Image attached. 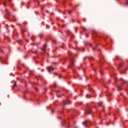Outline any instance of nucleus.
I'll return each instance as SVG.
<instances>
[{"label": "nucleus", "instance_id": "obj_1", "mask_svg": "<svg viewBox=\"0 0 128 128\" xmlns=\"http://www.w3.org/2000/svg\"><path fill=\"white\" fill-rule=\"evenodd\" d=\"M72 102L69 100H63V106H66V104H70Z\"/></svg>", "mask_w": 128, "mask_h": 128}, {"label": "nucleus", "instance_id": "obj_2", "mask_svg": "<svg viewBox=\"0 0 128 128\" xmlns=\"http://www.w3.org/2000/svg\"><path fill=\"white\" fill-rule=\"evenodd\" d=\"M71 66L72 68H74V57L72 56V58H71Z\"/></svg>", "mask_w": 128, "mask_h": 128}, {"label": "nucleus", "instance_id": "obj_3", "mask_svg": "<svg viewBox=\"0 0 128 128\" xmlns=\"http://www.w3.org/2000/svg\"><path fill=\"white\" fill-rule=\"evenodd\" d=\"M46 70L48 72H49V74H50V71L54 70V68H51L50 66L46 67Z\"/></svg>", "mask_w": 128, "mask_h": 128}, {"label": "nucleus", "instance_id": "obj_4", "mask_svg": "<svg viewBox=\"0 0 128 128\" xmlns=\"http://www.w3.org/2000/svg\"><path fill=\"white\" fill-rule=\"evenodd\" d=\"M91 110L92 109L90 108V107H88L86 109V114H90Z\"/></svg>", "mask_w": 128, "mask_h": 128}, {"label": "nucleus", "instance_id": "obj_5", "mask_svg": "<svg viewBox=\"0 0 128 128\" xmlns=\"http://www.w3.org/2000/svg\"><path fill=\"white\" fill-rule=\"evenodd\" d=\"M82 124L84 126H88V120H86L82 122Z\"/></svg>", "mask_w": 128, "mask_h": 128}, {"label": "nucleus", "instance_id": "obj_6", "mask_svg": "<svg viewBox=\"0 0 128 128\" xmlns=\"http://www.w3.org/2000/svg\"><path fill=\"white\" fill-rule=\"evenodd\" d=\"M46 45H44V48H42V52H44V54H46Z\"/></svg>", "mask_w": 128, "mask_h": 128}, {"label": "nucleus", "instance_id": "obj_7", "mask_svg": "<svg viewBox=\"0 0 128 128\" xmlns=\"http://www.w3.org/2000/svg\"><path fill=\"white\" fill-rule=\"evenodd\" d=\"M98 106H100L102 108H104V104L102 102H101L100 103H98Z\"/></svg>", "mask_w": 128, "mask_h": 128}, {"label": "nucleus", "instance_id": "obj_8", "mask_svg": "<svg viewBox=\"0 0 128 128\" xmlns=\"http://www.w3.org/2000/svg\"><path fill=\"white\" fill-rule=\"evenodd\" d=\"M86 98H91V96L90 94H86Z\"/></svg>", "mask_w": 128, "mask_h": 128}, {"label": "nucleus", "instance_id": "obj_9", "mask_svg": "<svg viewBox=\"0 0 128 128\" xmlns=\"http://www.w3.org/2000/svg\"><path fill=\"white\" fill-rule=\"evenodd\" d=\"M93 50H98V46H96Z\"/></svg>", "mask_w": 128, "mask_h": 128}, {"label": "nucleus", "instance_id": "obj_10", "mask_svg": "<svg viewBox=\"0 0 128 128\" xmlns=\"http://www.w3.org/2000/svg\"><path fill=\"white\" fill-rule=\"evenodd\" d=\"M13 83H14L13 88H14V86H16V82H13Z\"/></svg>", "mask_w": 128, "mask_h": 128}, {"label": "nucleus", "instance_id": "obj_11", "mask_svg": "<svg viewBox=\"0 0 128 128\" xmlns=\"http://www.w3.org/2000/svg\"><path fill=\"white\" fill-rule=\"evenodd\" d=\"M89 60H94V58H92V57H90L88 58Z\"/></svg>", "mask_w": 128, "mask_h": 128}, {"label": "nucleus", "instance_id": "obj_12", "mask_svg": "<svg viewBox=\"0 0 128 128\" xmlns=\"http://www.w3.org/2000/svg\"><path fill=\"white\" fill-rule=\"evenodd\" d=\"M118 90H122V86H118Z\"/></svg>", "mask_w": 128, "mask_h": 128}, {"label": "nucleus", "instance_id": "obj_13", "mask_svg": "<svg viewBox=\"0 0 128 128\" xmlns=\"http://www.w3.org/2000/svg\"><path fill=\"white\" fill-rule=\"evenodd\" d=\"M82 28H83V30H84V32H86V28H84V27H82Z\"/></svg>", "mask_w": 128, "mask_h": 128}, {"label": "nucleus", "instance_id": "obj_14", "mask_svg": "<svg viewBox=\"0 0 128 128\" xmlns=\"http://www.w3.org/2000/svg\"><path fill=\"white\" fill-rule=\"evenodd\" d=\"M34 54H38V50H36L35 52H33Z\"/></svg>", "mask_w": 128, "mask_h": 128}, {"label": "nucleus", "instance_id": "obj_15", "mask_svg": "<svg viewBox=\"0 0 128 128\" xmlns=\"http://www.w3.org/2000/svg\"><path fill=\"white\" fill-rule=\"evenodd\" d=\"M7 12V14H8V16H10V12Z\"/></svg>", "mask_w": 128, "mask_h": 128}, {"label": "nucleus", "instance_id": "obj_16", "mask_svg": "<svg viewBox=\"0 0 128 128\" xmlns=\"http://www.w3.org/2000/svg\"><path fill=\"white\" fill-rule=\"evenodd\" d=\"M125 4H126V6H128V0L126 2V3Z\"/></svg>", "mask_w": 128, "mask_h": 128}, {"label": "nucleus", "instance_id": "obj_17", "mask_svg": "<svg viewBox=\"0 0 128 128\" xmlns=\"http://www.w3.org/2000/svg\"><path fill=\"white\" fill-rule=\"evenodd\" d=\"M70 12H70V11H68V14H70Z\"/></svg>", "mask_w": 128, "mask_h": 128}, {"label": "nucleus", "instance_id": "obj_18", "mask_svg": "<svg viewBox=\"0 0 128 128\" xmlns=\"http://www.w3.org/2000/svg\"><path fill=\"white\" fill-rule=\"evenodd\" d=\"M124 82L126 83V82H128V81H124Z\"/></svg>", "mask_w": 128, "mask_h": 128}, {"label": "nucleus", "instance_id": "obj_19", "mask_svg": "<svg viewBox=\"0 0 128 128\" xmlns=\"http://www.w3.org/2000/svg\"><path fill=\"white\" fill-rule=\"evenodd\" d=\"M24 24H26V22H24Z\"/></svg>", "mask_w": 128, "mask_h": 128}, {"label": "nucleus", "instance_id": "obj_20", "mask_svg": "<svg viewBox=\"0 0 128 128\" xmlns=\"http://www.w3.org/2000/svg\"><path fill=\"white\" fill-rule=\"evenodd\" d=\"M54 76H56V74H54Z\"/></svg>", "mask_w": 128, "mask_h": 128}, {"label": "nucleus", "instance_id": "obj_21", "mask_svg": "<svg viewBox=\"0 0 128 128\" xmlns=\"http://www.w3.org/2000/svg\"><path fill=\"white\" fill-rule=\"evenodd\" d=\"M69 54H70V52H68Z\"/></svg>", "mask_w": 128, "mask_h": 128}, {"label": "nucleus", "instance_id": "obj_22", "mask_svg": "<svg viewBox=\"0 0 128 128\" xmlns=\"http://www.w3.org/2000/svg\"><path fill=\"white\" fill-rule=\"evenodd\" d=\"M52 112H54V110H52Z\"/></svg>", "mask_w": 128, "mask_h": 128}, {"label": "nucleus", "instance_id": "obj_23", "mask_svg": "<svg viewBox=\"0 0 128 128\" xmlns=\"http://www.w3.org/2000/svg\"><path fill=\"white\" fill-rule=\"evenodd\" d=\"M86 58L85 57V58H84V60H86Z\"/></svg>", "mask_w": 128, "mask_h": 128}, {"label": "nucleus", "instance_id": "obj_24", "mask_svg": "<svg viewBox=\"0 0 128 128\" xmlns=\"http://www.w3.org/2000/svg\"><path fill=\"white\" fill-rule=\"evenodd\" d=\"M36 90L38 92V88H36Z\"/></svg>", "mask_w": 128, "mask_h": 128}, {"label": "nucleus", "instance_id": "obj_25", "mask_svg": "<svg viewBox=\"0 0 128 128\" xmlns=\"http://www.w3.org/2000/svg\"><path fill=\"white\" fill-rule=\"evenodd\" d=\"M100 98H102V95H100Z\"/></svg>", "mask_w": 128, "mask_h": 128}, {"label": "nucleus", "instance_id": "obj_26", "mask_svg": "<svg viewBox=\"0 0 128 128\" xmlns=\"http://www.w3.org/2000/svg\"><path fill=\"white\" fill-rule=\"evenodd\" d=\"M82 50H84V49L83 48V49H82Z\"/></svg>", "mask_w": 128, "mask_h": 128}, {"label": "nucleus", "instance_id": "obj_27", "mask_svg": "<svg viewBox=\"0 0 128 128\" xmlns=\"http://www.w3.org/2000/svg\"><path fill=\"white\" fill-rule=\"evenodd\" d=\"M102 58H104V56H102Z\"/></svg>", "mask_w": 128, "mask_h": 128}, {"label": "nucleus", "instance_id": "obj_28", "mask_svg": "<svg viewBox=\"0 0 128 128\" xmlns=\"http://www.w3.org/2000/svg\"><path fill=\"white\" fill-rule=\"evenodd\" d=\"M104 86H106V85H104Z\"/></svg>", "mask_w": 128, "mask_h": 128}, {"label": "nucleus", "instance_id": "obj_29", "mask_svg": "<svg viewBox=\"0 0 128 128\" xmlns=\"http://www.w3.org/2000/svg\"><path fill=\"white\" fill-rule=\"evenodd\" d=\"M106 124H108V123H106Z\"/></svg>", "mask_w": 128, "mask_h": 128}, {"label": "nucleus", "instance_id": "obj_30", "mask_svg": "<svg viewBox=\"0 0 128 128\" xmlns=\"http://www.w3.org/2000/svg\"><path fill=\"white\" fill-rule=\"evenodd\" d=\"M13 22H15V20H13Z\"/></svg>", "mask_w": 128, "mask_h": 128}]
</instances>
